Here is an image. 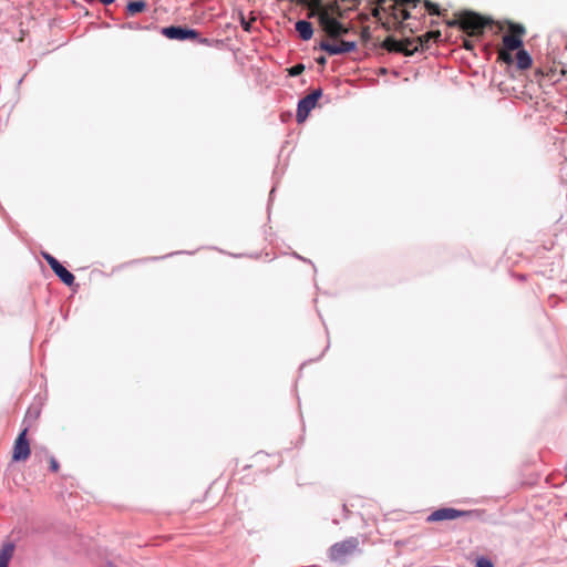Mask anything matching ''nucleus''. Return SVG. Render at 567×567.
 Wrapping results in <instances>:
<instances>
[{
    "mask_svg": "<svg viewBox=\"0 0 567 567\" xmlns=\"http://www.w3.org/2000/svg\"><path fill=\"white\" fill-rule=\"evenodd\" d=\"M359 549L358 538L351 537L334 544L329 551L330 558L336 563H344L349 557L353 556Z\"/></svg>",
    "mask_w": 567,
    "mask_h": 567,
    "instance_id": "5",
    "label": "nucleus"
},
{
    "mask_svg": "<svg viewBox=\"0 0 567 567\" xmlns=\"http://www.w3.org/2000/svg\"><path fill=\"white\" fill-rule=\"evenodd\" d=\"M147 8V3L144 0L132 1L126 6V12L128 16H135L145 11Z\"/></svg>",
    "mask_w": 567,
    "mask_h": 567,
    "instance_id": "16",
    "label": "nucleus"
},
{
    "mask_svg": "<svg viewBox=\"0 0 567 567\" xmlns=\"http://www.w3.org/2000/svg\"><path fill=\"white\" fill-rule=\"evenodd\" d=\"M516 65L519 70H527L532 65V58L525 50H518L516 54Z\"/></svg>",
    "mask_w": 567,
    "mask_h": 567,
    "instance_id": "15",
    "label": "nucleus"
},
{
    "mask_svg": "<svg viewBox=\"0 0 567 567\" xmlns=\"http://www.w3.org/2000/svg\"><path fill=\"white\" fill-rule=\"evenodd\" d=\"M414 45L413 38L396 40L393 37L385 38L381 44L388 52L402 53L406 56L413 55L416 52V47Z\"/></svg>",
    "mask_w": 567,
    "mask_h": 567,
    "instance_id": "6",
    "label": "nucleus"
},
{
    "mask_svg": "<svg viewBox=\"0 0 567 567\" xmlns=\"http://www.w3.org/2000/svg\"><path fill=\"white\" fill-rule=\"evenodd\" d=\"M359 18L363 20V19H367V16L360 14Z\"/></svg>",
    "mask_w": 567,
    "mask_h": 567,
    "instance_id": "25",
    "label": "nucleus"
},
{
    "mask_svg": "<svg viewBox=\"0 0 567 567\" xmlns=\"http://www.w3.org/2000/svg\"><path fill=\"white\" fill-rule=\"evenodd\" d=\"M240 24H241V27H243V29H244L245 31L250 32V27H251V24H250V22H249V21H246V19H245V17H244V16H241Z\"/></svg>",
    "mask_w": 567,
    "mask_h": 567,
    "instance_id": "23",
    "label": "nucleus"
},
{
    "mask_svg": "<svg viewBox=\"0 0 567 567\" xmlns=\"http://www.w3.org/2000/svg\"><path fill=\"white\" fill-rule=\"evenodd\" d=\"M100 2H102L103 4H111L113 3L115 0H99Z\"/></svg>",
    "mask_w": 567,
    "mask_h": 567,
    "instance_id": "24",
    "label": "nucleus"
},
{
    "mask_svg": "<svg viewBox=\"0 0 567 567\" xmlns=\"http://www.w3.org/2000/svg\"><path fill=\"white\" fill-rule=\"evenodd\" d=\"M441 31H429L420 37L413 38L414 47H416V52L420 50H424L429 48V43L431 41H437L441 38Z\"/></svg>",
    "mask_w": 567,
    "mask_h": 567,
    "instance_id": "12",
    "label": "nucleus"
},
{
    "mask_svg": "<svg viewBox=\"0 0 567 567\" xmlns=\"http://www.w3.org/2000/svg\"><path fill=\"white\" fill-rule=\"evenodd\" d=\"M162 34L171 40H196L198 32L194 29L171 25L162 29Z\"/></svg>",
    "mask_w": 567,
    "mask_h": 567,
    "instance_id": "9",
    "label": "nucleus"
},
{
    "mask_svg": "<svg viewBox=\"0 0 567 567\" xmlns=\"http://www.w3.org/2000/svg\"><path fill=\"white\" fill-rule=\"evenodd\" d=\"M296 30L302 40H309L313 34L311 23L306 20H299L296 23Z\"/></svg>",
    "mask_w": 567,
    "mask_h": 567,
    "instance_id": "13",
    "label": "nucleus"
},
{
    "mask_svg": "<svg viewBox=\"0 0 567 567\" xmlns=\"http://www.w3.org/2000/svg\"><path fill=\"white\" fill-rule=\"evenodd\" d=\"M49 464H50V470L52 472H54V473L59 472L60 465H59V462L55 460V457L50 456L49 457Z\"/></svg>",
    "mask_w": 567,
    "mask_h": 567,
    "instance_id": "20",
    "label": "nucleus"
},
{
    "mask_svg": "<svg viewBox=\"0 0 567 567\" xmlns=\"http://www.w3.org/2000/svg\"><path fill=\"white\" fill-rule=\"evenodd\" d=\"M43 258L49 264L53 272L60 278V280L66 286H72L74 282V276L63 267L58 259H55L49 252H42Z\"/></svg>",
    "mask_w": 567,
    "mask_h": 567,
    "instance_id": "10",
    "label": "nucleus"
},
{
    "mask_svg": "<svg viewBox=\"0 0 567 567\" xmlns=\"http://www.w3.org/2000/svg\"><path fill=\"white\" fill-rule=\"evenodd\" d=\"M446 24L451 28H458L470 38L480 39L485 29L493 25V20L477 12L465 10L455 13L452 20L446 21Z\"/></svg>",
    "mask_w": 567,
    "mask_h": 567,
    "instance_id": "3",
    "label": "nucleus"
},
{
    "mask_svg": "<svg viewBox=\"0 0 567 567\" xmlns=\"http://www.w3.org/2000/svg\"><path fill=\"white\" fill-rule=\"evenodd\" d=\"M462 47L468 51H473L474 50V41L470 40V39H463V44Z\"/></svg>",
    "mask_w": 567,
    "mask_h": 567,
    "instance_id": "22",
    "label": "nucleus"
},
{
    "mask_svg": "<svg viewBox=\"0 0 567 567\" xmlns=\"http://www.w3.org/2000/svg\"><path fill=\"white\" fill-rule=\"evenodd\" d=\"M423 3H424V7H425L426 11L429 12V14H432V16H443L444 12L446 11V10L442 11L436 3H434V2H432L430 0H424Z\"/></svg>",
    "mask_w": 567,
    "mask_h": 567,
    "instance_id": "17",
    "label": "nucleus"
},
{
    "mask_svg": "<svg viewBox=\"0 0 567 567\" xmlns=\"http://www.w3.org/2000/svg\"><path fill=\"white\" fill-rule=\"evenodd\" d=\"M324 62H326V61H324V59H323V58H321V60H320L321 65H323V64H324Z\"/></svg>",
    "mask_w": 567,
    "mask_h": 567,
    "instance_id": "26",
    "label": "nucleus"
},
{
    "mask_svg": "<svg viewBox=\"0 0 567 567\" xmlns=\"http://www.w3.org/2000/svg\"><path fill=\"white\" fill-rule=\"evenodd\" d=\"M14 553V545L12 543H7L2 546L0 550V567H8L9 561L11 560Z\"/></svg>",
    "mask_w": 567,
    "mask_h": 567,
    "instance_id": "14",
    "label": "nucleus"
},
{
    "mask_svg": "<svg viewBox=\"0 0 567 567\" xmlns=\"http://www.w3.org/2000/svg\"><path fill=\"white\" fill-rule=\"evenodd\" d=\"M319 101V90H313L310 94L301 99L297 109V122L303 123L310 112L317 106Z\"/></svg>",
    "mask_w": 567,
    "mask_h": 567,
    "instance_id": "8",
    "label": "nucleus"
},
{
    "mask_svg": "<svg viewBox=\"0 0 567 567\" xmlns=\"http://www.w3.org/2000/svg\"><path fill=\"white\" fill-rule=\"evenodd\" d=\"M358 6V0H321V31L328 37L321 40V50L330 54H341L355 49L354 40L342 37L353 30L350 14Z\"/></svg>",
    "mask_w": 567,
    "mask_h": 567,
    "instance_id": "1",
    "label": "nucleus"
},
{
    "mask_svg": "<svg viewBox=\"0 0 567 567\" xmlns=\"http://www.w3.org/2000/svg\"><path fill=\"white\" fill-rule=\"evenodd\" d=\"M508 33L503 37V48L498 50V60L506 64L514 62L512 51L518 50L523 45V35L525 28L517 23H509Z\"/></svg>",
    "mask_w": 567,
    "mask_h": 567,
    "instance_id": "4",
    "label": "nucleus"
},
{
    "mask_svg": "<svg viewBox=\"0 0 567 567\" xmlns=\"http://www.w3.org/2000/svg\"><path fill=\"white\" fill-rule=\"evenodd\" d=\"M473 512L471 511H458L451 507L439 508L434 511L429 517V522H442V520H452L463 516H471Z\"/></svg>",
    "mask_w": 567,
    "mask_h": 567,
    "instance_id": "11",
    "label": "nucleus"
},
{
    "mask_svg": "<svg viewBox=\"0 0 567 567\" xmlns=\"http://www.w3.org/2000/svg\"><path fill=\"white\" fill-rule=\"evenodd\" d=\"M305 69H306L305 64L298 63V64L289 68L287 71L290 76H297V75H300L305 71Z\"/></svg>",
    "mask_w": 567,
    "mask_h": 567,
    "instance_id": "18",
    "label": "nucleus"
},
{
    "mask_svg": "<svg viewBox=\"0 0 567 567\" xmlns=\"http://www.w3.org/2000/svg\"><path fill=\"white\" fill-rule=\"evenodd\" d=\"M372 16L381 21L386 30L396 29L410 19L409 8H416L421 0H375Z\"/></svg>",
    "mask_w": 567,
    "mask_h": 567,
    "instance_id": "2",
    "label": "nucleus"
},
{
    "mask_svg": "<svg viewBox=\"0 0 567 567\" xmlns=\"http://www.w3.org/2000/svg\"><path fill=\"white\" fill-rule=\"evenodd\" d=\"M476 567H494L492 561L487 558H484V557H480L477 560H476Z\"/></svg>",
    "mask_w": 567,
    "mask_h": 567,
    "instance_id": "19",
    "label": "nucleus"
},
{
    "mask_svg": "<svg viewBox=\"0 0 567 567\" xmlns=\"http://www.w3.org/2000/svg\"><path fill=\"white\" fill-rule=\"evenodd\" d=\"M360 37L363 42H368L370 39V30L369 27H363L360 33Z\"/></svg>",
    "mask_w": 567,
    "mask_h": 567,
    "instance_id": "21",
    "label": "nucleus"
},
{
    "mask_svg": "<svg viewBox=\"0 0 567 567\" xmlns=\"http://www.w3.org/2000/svg\"><path fill=\"white\" fill-rule=\"evenodd\" d=\"M28 429H23L14 441L12 449V461L24 462L31 454L30 443L27 439Z\"/></svg>",
    "mask_w": 567,
    "mask_h": 567,
    "instance_id": "7",
    "label": "nucleus"
}]
</instances>
